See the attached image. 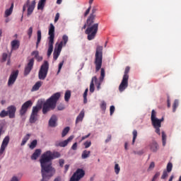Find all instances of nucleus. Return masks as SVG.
Wrapping results in <instances>:
<instances>
[{
	"label": "nucleus",
	"mask_w": 181,
	"mask_h": 181,
	"mask_svg": "<svg viewBox=\"0 0 181 181\" xmlns=\"http://www.w3.org/2000/svg\"><path fill=\"white\" fill-rule=\"evenodd\" d=\"M62 49H63V42H60V43L55 47L53 53L54 60H57V59H59L60 53H62Z\"/></svg>",
	"instance_id": "nucleus-13"
},
{
	"label": "nucleus",
	"mask_w": 181,
	"mask_h": 181,
	"mask_svg": "<svg viewBox=\"0 0 181 181\" xmlns=\"http://www.w3.org/2000/svg\"><path fill=\"white\" fill-rule=\"evenodd\" d=\"M36 6V1H33L30 4V0H29V3L28 5V1L23 7V11L25 12L26 11V8H28V13L27 16H30L32 13H33V11H35V7Z\"/></svg>",
	"instance_id": "nucleus-9"
},
{
	"label": "nucleus",
	"mask_w": 181,
	"mask_h": 181,
	"mask_svg": "<svg viewBox=\"0 0 181 181\" xmlns=\"http://www.w3.org/2000/svg\"><path fill=\"white\" fill-rule=\"evenodd\" d=\"M19 74V71H13L11 72L8 81V87H11V86H13L15 84V82L16 81V78H18V76Z\"/></svg>",
	"instance_id": "nucleus-11"
},
{
	"label": "nucleus",
	"mask_w": 181,
	"mask_h": 181,
	"mask_svg": "<svg viewBox=\"0 0 181 181\" xmlns=\"http://www.w3.org/2000/svg\"><path fill=\"white\" fill-rule=\"evenodd\" d=\"M63 64H64V61H62V62L59 63V68H58V71H57V74H59V72L62 70V67H63Z\"/></svg>",
	"instance_id": "nucleus-49"
},
{
	"label": "nucleus",
	"mask_w": 181,
	"mask_h": 181,
	"mask_svg": "<svg viewBox=\"0 0 181 181\" xmlns=\"http://www.w3.org/2000/svg\"><path fill=\"white\" fill-rule=\"evenodd\" d=\"M136 136H138V132L136 130L133 131V140H132V144H135V140L136 139Z\"/></svg>",
	"instance_id": "nucleus-46"
},
{
	"label": "nucleus",
	"mask_w": 181,
	"mask_h": 181,
	"mask_svg": "<svg viewBox=\"0 0 181 181\" xmlns=\"http://www.w3.org/2000/svg\"><path fill=\"white\" fill-rule=\"evenodd\" d=\"M95 15L90 14L86 21L87 25H93V23H94V21L95 20Z\"/></svg>",
	"instance_id": "nucleus-29"
},
{
	"label": "nucleus",
	"mask_w": 181,
	"mask_h": 181,
	"mask_svg": "<svg viewBox=\"0 0 181 181\" xmlns=\"http://www.w3.org/2000/svg\"><path fill=\"white\" fill-rule=\"evenodd\" d=\"M104 77H105V69H104V68H101L100 83H103V81H104Z\"/></svg>",
	"instance_id": "nucleus-35"
},
{
	"label": "nucleus",
	"mask_w": 181,
	"mask_h": 181,
	"mask_svg": "<svg viewBox=\"0 0 181 181\" xmlns=\"http://www.w3.org/2000/svg\"><path fill=\"white\" fill-rule=\"evenodd\" d=\"M71 149L73 151H77V143H74L72 146H71Z\"/></svg>",
	"instance_id": "nucleus-57"
},
{
	"label": "nucleus",
	"mask_w": 181,
	"mask_h": 181,
	"mask_svg": "<svg viewBox=\"0 0 181 181\" xmlns=\"http://www.w3.org/2000/svg\"><path fill=\"white\" fill-rule=\"evenodd\" d=\"M49 42H48V50H47V57H50L52 53H53V45H54V25L53 23H50L49 28Z\"/></svg>",
	"instance_id": "nucleus-4"
},
{
	"label": "nucleus",
	"mask_w": 181,
	"mask_h": 181,
	"mask_svg": "<svg viewBox=\"0 0 181 181\" xmlns=\"http://www.w3.org/2000/svg\"><path fill=\"white\" fill-rule=\"evenodd\" d=\"M7 112L9 118H15V113L16 112V107L11 105L7 107Z\"/></svg>",
	"instance_id": "nucleus-19"
},
{
	"label": "nucleus",
	"mask_w": 181,
	"mask_h": 181,
	"mask_svg": "<svg viewBox=\"0 0 181 181\" xmlns=\"http://www.w3.org/2000/svg\"><path fill=\"white\" fill-rule=\"evenodd\" d=\"M110 115H112V114H114V112H115V105L110 106Z\"/></svg>",
	"instance_id": "nucleus-51"
},
{
	"label": "nucleus",
	"mask_w": 181,
	"mask_h": 181,
	"mask_svg": "<svg viewBox=\"0 0 181 181\" xmlns=\"http://www.w3.org/2000/svg\"><path fill=\"white\" fill-rule=\"evenodd\" d=\"M162 142L163 146H165L166 145V134H165V132H162Z\"/></svg>",
	"instance_id": "nucleus-43"
},
{
	"label": "nucleus",
	"mask_w": 181,
	"mask_h": 181,
	"mask_svg": "<svg viewBox=\"0 0 181 181\" xmlns=\"http://www.w3.org/2000/svg\"><path fill=\"white\" fill-rule=\"evenodd\" d=\"M98 32V23L88 24V28L86 30L88 35V40H93L95 37V35Z\"/></svg>",
	"instance_id": "nucleus-6"
},
{
	"label": "nucleus",
	"mask_w": 181,
	"mask_h": 181,
	"mask_svg": "<svg viewBox=\"0 0 181 181\" xmlns=\"http://www.w3.org/2000/svg\"><path fill=\"white\" fill-rule=\"evenodd\" d=\"M8 111L3 110L1 112H0V117L1 118H5V117H8Z\"/></svg>",
	"instance_id": "nucleus-45"
},
{
	"label": "nucleus",
	"mask_w": 181,
	"mask_h": 181,
	"mask_svg": "<svg viewBox=\"0 0 181 181\" xmlns=\"http://www.w3.org/2000/svg\"><path fill=\"white\" fill-rule=\"evenodd\" d=\"M47 73H49V62L44 61L38 72V78L40 80H45L47 77Z\"/></svg>",
	"instance_id": "nucleus-8"
},
{
	"label": "nucleus",
	"mask_w": 181,
	"mask_h": 181,
	"mask_svg": "<svg viewBox=\"0 0 181 181\" xmlns=\"http://www.w3.org/2000/svg\"><path fill=\"white\" fill-rule=\"evenodd\" d=\"M33 33V27H30L29 29L28 30V35L29 39L32 37Z\"/></svg>",
	"instance_id": "nucleus-47"
},
{
	"label": "nucleus",
	"mask_w": 181,
	"mask_h": 181,
	"mask_svg": "<svg viewBox=\"0 0 181 181\" xmlns=\"http://www.w3.org/2000/svg\"><path fill=\"white\" fill-rule=\"evenodd\" d=\"M6 59H8V54L3 53V54H2V60H3V62H6Z\"/></svg>",
	"instance_id": "nucleus-53"
},
{
	"label": "nucleus",
	"mask_w": 181,
	"mask_h": 181,
	"mask_svg": "<svg viewBox=\"0 0 181 181\" xmlns=\"http://www.w3.org/2000/svg\"><path fill=\"white\" fill-rule=\"evenodd\" d=\"M90 11H91V6H90L88 7V8L86 10V11L84 13V16H87V15H88V13H90Z\"/></svg>",
	"instance_id": "nucleus-55"
},
{
	"label": "nucleus",
	"mask_w": 181,
	"mask_h": 181,
	"mask_svg": "<svg viewBox=\"0 0 181 181\" xmlns=\"http://www.w3.org/2000/svg\"><path fill=\"white\" fill-rule=\"evenodd\" d=\"M87 94H88V88H86L83 93V103L84 104H87Z\"/></svg>",
	"instance_id": "nucleus-44"
},
{
	"label": "nucleus",
	"mask_w": 181,
	"mask_h": 181,
	"mask_svg": "<svg viewBox=\"0 0 181 181\" xmlns=\"http://www.w3.org/2000/svg\"><path fill=\"white\" fill-rule=\"evenodd\" d=\"M11 181H19V179H18V177L14 176L11 178Z\"/></svg>",
	"instance_id": "nucleus-64"
},
{
	"label": "nucleus",
	"mask_w": 181,
	"mask_h": 181,
	"mask_svg": "<svg viewBox=\"0 0 181 181\" xmlns=\"http://www.w3.org/2000/svg\"><path fill=\"white\" fill-rule=\"evenodd\" d=\"M94 81H97V76H93L92 78V80H91V82H90V93H94V90H95V88H94Z\"/></svg>",
	"instance_id": "nucleus-31"
},
{
	"label": "nucleus",
	"mask_w": 181,
	"mask_h": 181,
	"mask_svg": "<svg viewBox=\"0 0 181 181\" xmlns=\"http://www.w3.org/2000/svg\"><path fill=\"white\" fill-rule=\"evenodd\" d=\"M128 88V78H122V82L119 86V91L122 93Z\"/></svg>",
	"instance_id": "nucleus-18"
},
{
	"label": "nucleus",
	"mask_w": 181,
	"mask_h": 181,
	"mask_svg": "<svg viewBox=\"0 0 181 181\" xmlns=\"http://www.w3.org/2000/svg\"><path fill=\"white\" fill-rule=\"evenodd\" d=\"M111 138H112L111 134H109L107 136V138L105 139V144H108V142H110V141H111Z\"/></svg>",
	"instance_id": "nucleus-58"
},
{
	"label": "nucleus",
	"mask_w": 181,
	"mask_h": 181,
	"mask_svg": "<svg viewBox=\"0 0 181 181\" xmlns=\"http://www.w3.org/2000/svg\"><path fill=\"white\" fill-rule=\"evenodd\" d=\"M42 84H43V83L40 81H37L32 88V91H37V90H39L40 88V87H42Z\"/></svg>",
	"instance_id": "nucleus-30"
},
{
	"label": "nucleus",
	"mask_w": 181,
	"mask_h": 181,
	"mask_svg": "<svg viewBox=\"0 0 181 181\" xmlns=\"http://www.w3.org/2000/svg\"><path fill=\"white\" fill-rule=\"evenodd\" d=\"M57 108H58L59 111H62V110H64V106L59 105Z\"/></svg>",
	"instance_id": "nucleus-63"
},
{
	"label": "nucleus",
	"mask_w": 181,
	"mask_h": 181,
	"mask_svg": "<svg viewBox=\"0 0 181 181\" xmlns=\"http://www.w3.org/2000/svg\"><path fill=\"white\" fill-rule=\"evenodd\" d=\"M73 175L80 180V179L84 177L86 172L83 169L78 168Z\"/></svg>",
	"instance_id": "nucleus-20"
},
{
	"label": "nucleus",
	"mask_w": 181,
	"mask_h": 181,
	"mask_svg": "<svg viewBox=\"0 0 181 181\" xmlns=\"http://www.w3.org/2000/svg\"><path fill=\"white\" fill-rule=\"evenodd\" d=\"M74 138V136H70L66 140L60 141H57L55 142V146L57 147H60V148H66L67 145H69V142H71Z\"/></svg>",
	"instance_id": "nucleus-12"
},
{
	"label": "nucleus",
	"mask_w": 181,
	"mask_h": 181,
	"mask_svg": "<svg viewBox=\"0 0 181 181\" xmlns=\"http://www.w3.org/2000/svg\"><path fill=\"white\" fill-rule=\"evenodd\" d=\"M177 107H179V100H175L173 105V112H176V108H177Z\"/></svg>",
	"instance_id": "nucleus-40"
},
{
	"label": "nucleus",
	"mask_w": 181,
	"mask_h": 181,
	"mask_svg": "<svg viewBox=\"0 0 181 181\" xmlns=\"http://www.w3.org/2000/svg\"><path fill=\"white\" fill-rule=\"evenodd\" d=\"M43 107V100H38L35 106L33 107L32 112L30 117V124H35L36 121H37V118H39V111L42 110Z\"/></svg>",
	"instance_id": "nucleus-3"
},
{
	"label": "nucleus",
	"mask_w": 181,
	"mask_h": 181,
	"mask_svg": "<svg viewBox=\"0 0 181 181\" xmlns=\"http://www.w3.org/2000/svg\"><path fill=\"white\" fill-rule=\"evenodd\" d=\"M11 52H13V50H18V49H19V46H21V42L18 40H14L11 41Z\"/></svg>",
	"instance_id": "nucleus-22"
},
{
	"label": "nucleus",
	"mask_w": 181,
	"mask_h": 181,
	"mask_svg": "<svg viewBox=\"0 0 181 181\" xmlns=\"http://www.w3.org/2000/svg\"><path fill=\"white\" fill-rule=\"evenodd\" d=\"M61 42H63L62 47L63 46H66V45H67V42H69V36H67V35H64L62 36V41Z\"/></svg>",
	"instance_id": "nucleus-37"
},
{
	"label": "nucleus",
	"mask_w": 181,
	"mask_h": 181,
	"mask_svg": "<svg viewBox=\"0 0 181 181\" xmlns=\"http://www.w3.org/2000/svg\"><path fill=\"white\" fill-rule=\"evenodd\" d=\"M121 171V167H119V164H115V173H116V175H119V172Z\"/></svg>",
	"instance_id": "nucleus-41"
},
{
	"label": "nucleus",
	"mask_w": 181,
	"mask_h": 181,
	"mask_svg": "<svg viewBox=\"0 0 181 181\" xmlns=\"http://www.w3.org/2000/svg\"><path fill=\"white\" fill-rule=\"evenodd\" d=\"M41 40H42V31L40 30H38L37 32L36 49L39 47V44L40 43Z\"/></svg>",
	"instance_id": "nucleus-26"
},
{
	"label": "nucleus",
	"mask_w": 181,
	"mask_h": 181,
	"mask_svg": "<svg viewBox=\"0 0 181 181\" xmlns=\"http://www.w3.org/2000/svg\"><path fill=\"white\" fill-rule=\"evenodd\" d=\"M40 153H42V150L36 149L35 152L31 156L32 160H36L39 156H40Z\"/></svg>",
	"instance_id": "nucleus-24"
},
{
	"label": "nucleus",
	"mask_w": 181,
	"mask_h": 181,
	"mask_svg": "<svg viewBox=\"0 0 181 181\" xmlns=\"http://www.w3.org/2000/svg\"><path fill=\"white\" fill-rule=\"evenodd\" d=\"M30 139V134H27L23 138V140L21 141V146H24V145H26V142H28V141H29V139Z\"/></svg>",
	"instance_id": "nucleus-33"
},
{
	"label": "nucleus",
	"mask_w": 181,
	"mask_h": 181,
	"mask_svg": "<svg viewBox=\"0 0 181 181\" xmlns=\"http://www.w3.org/2000/svg\"><path fill=\"white\" fill-rule=\"evenodd\" d=\"M90 153H91V151H83L81 156L82 159H87L90 156Z\"/></svg>",
	"instance_id": "nucleus-36"
},
{
	"label": "nucleus",
	"mask_w": 181,
	"mask_h": 181,
	"mask_svg": "<svg viewBox=\"0 0 181 181\" xmlns=\"http://www.w3.org/2000/svg\"><path fill=\"white\" fill-rule=\"evenodd\" d=\"M70 131V127H65L62 133V137L64 138V136H66V135H67V134H69V132Z\"/></svg>",
	"instance_id": "nucleus-38"
},
{
	"label": "nucleus",
	"mask_w": 181,
	"mask_h": 181,
	"mask_svg": "<svg viewBox=\"0 0 181 181\" xmlns=\"http://www.w3.org/2000/svg\"><path fill=\"white\" fill-rule=\"evenodd\" d=\"M49 126L52 128H54V127H57V116L55 115H52L49 120Z\"/></svg>",
	"instance_id": "nucleus-21"
},
{
	"label": "nucleus",
	"mask_w": 181,
	"mask_h": 181,
	"mask_svg": "<svg viewBox=\"0 0 181 181\" xmlns=\"http://www.w3.org/2000/svg\"><path fill=\"white\" fill-rule=\"evenodd\" d=\"M95 71H99L103 66V46H98L95 55Z\"/></svg>",
	"instance_id": "nucleus-5"
},
{
	"label": "nucleus",
	"mask_w": 181,
	"mask_h": 181,
	"mask_svg": "<svg viewBox=\"0 0 181 181\" xmlns=\"http://www.w3.org/2000/svg\"><path fill=\"white\" fill-rule=\"evenodd\" d=\"M45 5H46V0H40L37 4V9L43 11L45 9Z\"/></svg>",
	"instance_id": "nucleus-27"
},
{
	"label": "nucleus",
	"mask_w": 181,
	"mask_h": 181,
	"mask_svg": "<svg viewBox=\"0 0 181 181\" xmlns=\"http://www.w3.org/2000/svg\"><path fill=\"white\" fill-rule=\"evenodd\" d=\"M153 168H155V163L151 162L150 165H149V169H153Z\"/></svg>",
	"instance_id": "nucleus-61"
},
{
	"label": "nucleus",
	"mask_w": 181,
	"mask_h": 181,
	"mask_svg": "<svg viewBox=\"0 0 181 181\" xmlns=\"http://www.w3.org/2000/svg\"><path fill=\"white\" fill-rule=\"evenodd\" d=\"M71 97V90H66L64 94V100L66 103H69L70 100V98Z\"/></svg>",
	"instance_id": "nucleus-34"
},
{
	"label": "nucleus",
	"mask_w": 181,
	"mask_h": 181,
	"mask_svg": "<svg viewBox=\"0 0 181 181\" xmlns=\"http://www.w3.org/2000/svg\"><path fill=\"white\" fill-rule=\"evenodd\" d=\"M41 173L42 179L41 181H48L53 175H54V172L50 171L46 168H41Z\"/></svg>",
	"instance_id": "nucleus-10"
},
{
	"label": "nucleus",
	"mask_w": 181,
	"mask_h": 181,
	"mask_svg": "<svg viewBox=\"0 0 181 181\" xmlns=\"http://www.w3.org/2000/svg\"><path fill=\"white\" fill-rule=\"evenodd\" d=\"M151 124L156 129V133L158 134V135H160V127H162V123L159 119L156 117V112H155V110L151 111Z\"/></svg>",
	"instance_id": "nucleus-7"
},
{
	"label": "nucleus",
	"mask_w": 181,
	"mask_h": 181,
	"mask_svg": "<svg viewBox=\"0 0 181 181\" xmlns=\"http://www.w3.org/2000/svg\"><path fill=\"white\" fill-rule=\"evenodd\" d=\"M64 165V159H59V166H61V168H63Z\"/></svg>",
	"instance_id": "nucleus-59"
},
{
	"label": "nucleus",
	"mask_w": 181,
	"mask_h": 181,
	"mask_svg": "<svg viewBox=\"0 0 181 181\" xmlns=\"http://www.w3.org/2000/svg\"><path fill=\"white\" fill-rule=\"evenodd\" d=\"M159 176H160V173L157 172V173L155 174V175L153 176V179H152L151 181H155V180H156V179H158Z\"/></svg>",
	"instance_id": "nucleus-50"
},
{
	"label": "nucleus",
	"mask_w": 181,
	"mask_h": 181,
	"mask_svg": "<svg viewBox=\"0 0 181 181\" xmlns=\"http://www.w3.org/2000/svg\"><path fill=\"white\" fill-rule=\"evenodd\" d=\"M36 145H37V140H33L30 144V149H35Z\"/></svg>",
	"instance_id": "nucleus-42"
},
{
	"label": "nucleus",
	"mask_w": 181,
	"mask_h": 181,
	"mask_svg": "<svg viewBox=\"0 0 181 181\" xmlns=\"http://www.w3.org/2000/svg\"><path fill=\"white\" fill-rule=\"evenodd\" d=\"M70 181H80V180L73 175L70 179Z\"/></svg>",
	"instance_id": "nucleus-54"
},
{
	"label": "nucleus",
	"mask_w": 181,
	"mask_h": 181,
	"mask_svg": "<svg viewBox=\"0 0 181 181\" xmlns=\"http://www.w3.org/2000/svg\"><path fill=\"white\" fill-rule=\"evenodd\" d=\"M95 12H97V8L93 7L90 15H95Z\"/></svg>",
	"instance_id": "nucleus-60"
},
{
	"label": "nucleus",
	"mask_w": 181,
	"mask_h": 181,
	"mask_svg": "<svg viewBox=\"0 0 181 181\" xmlns=\"http://www.w3.org/2000/svg\"><path fill=\"white\" fill-rule=\"evenodd\" d=\"M35 59L32 58L29 59L28 64L25 67L24 76H28V74L32 71V69H33Z\"/></svg>",
	"instance_id": "nucleus-14"
},
{
	"label": "nucleus",
	"mask_w": 181,
	"mask_h": 181,
	"mask_svg": "<svg viewBox=\"0 0 181 181\" xmlns=\"http://www.w3.org/2000/svg\"><path fill=\"white\" fill-rule=\"evenodd\" d=\"M8 144H9V136H6L1 144V148H0V156L5 152V149H6V146H8Z\"/></svg>",
	"instance_id": "nucleus-17"
},
{
	"label": "nucleus",
	"mask_w": 181,
	"mask_h": 181,
	"mask_svg": "<svg viewBox=\"0 0 181 181\" xmlns=\"http://www.w3.org/2000/svg\"><path fill=\"white\" fill-rule=\"evenodd\" d=\"M62 154L59 153V151L52 152L51 151H45L40 158V163L41 165V168L44 169H47L51 172H54L56 173V170L53 166H52V160L53 159H57V158H60Z\"/></svg>",
	"instance_id": "nucleus-1"
},
{
	"label": "nucleus",
	"mask_w": 181,
	"mask_h": 181,
	"mask_svg": "<svg viewBox=\"0 0 181 181\" xmlns=\"http://www.w3.org/2000/svg\"><path fill=\"white\" fill-rule=\"evenodd\" d=\"M59 18H60V14L59 13H57L55 16V18H54V23H55L57 22V21H59Z\"/></svg>",
	"instance_id": "nucleus-56"
},
{
	"label": "nucleus",
	"mask_w": 181,
	"mask_h": 181,
	"mask_svg": "<svg viewBox=\"0 0 181 181\" xmlns=\"http://www.w3.org/2000/svg\"><path fill=\"white\" fill-rule=\"evenodd\" d=\"M173 168V164L172 163H168L166 167V170H164L163 172V175H161V179L165 180L168 176V173L172 172V169Z\"/></svg>",
	"instance_id": "nucleus-16"
},
{
	"label": "nucleus",
	"mask_w": 181,
	"mask_h": 181,
	"mask_svg": "<svg viewBox=\"0 0 181 181\" xmlns=\"http://www.w3.org/2000/svg\"><path fill=\"white\" fill-rule=\"evenodd\" d=\"M31 56H34L37 62H42V60H43V57L39 55V51L37 50L33 51L31 53Z\"/></svg>",
	"instance_id": "nucleus-25"
},
{
	"label": "nucleus",
	"mask_w": 181,
	"mask_h": 181,
	"mask_svg": "<svg viewBox=\"0 0 181 181\" xmlns=\"http://www.w3.org/2000/svg\"><path fill=\"white\" fill-rule=\"evenodd\" d=\"M59 98L60 93H57L52 95L45 103V100H43L42 114L45 115L50 110H54Z\"/></svg>",
	"instance_id": "nucleus-2"
},
{
	"label": "nucleus",
	"mask_w": 181,
	"mask_h": 181,
	"mask_svg": "<svg viewBox=\"0 0 181 181\" xmlns=\"http://www.w3.org/2000/svg\"><path fill=\"white\" fill-rule=\"evenodd\" d=\"M32 105H33V103H32V100H28L25 102L21 106V109L20 110L21 115H25V114H26V112L28 111V108H29V107H32Z\"/></svg>",
	"instance_id": "nucleus-15"
},
{
	"label": "nucleus",
	"mask_w": 181,
	"mask_h": 181,
	"mask_svg": "<svg viewBox=\"0 0 181 181\" xmlns=\"http://www.w3.org/2000/svg\"><path fill=\"white\" fill-rule=\"evenodd\" d=\"M150 149L151 152H158V151H159V144H158L156 141H153L152 143L150 144Z\"/></svg>",
	"instance_id": "nucleus-23"
},
{
	"label": "nucleus",
	"mask_w": 181,
	"mask_h": 181,
	"mask_svg": "<svg viewBox=\"0 0 181 181\" xmlns=\"http://www.w3.org/2000/svg\"><path fill=\"white\" fill-rule=\"evenodd\" d=\"M134 153L136 155H142L144 153V151H135Z\"/></svg>",
	"instance_id": "nucleus-62"
},
{
	"label": "nucleus",
	"mask_w": 181,
	"mask_h": 181,
	"mask_svg": "<svg viewBox=\"0 0 181 181\" xmlns=\"http://www.w3.org/2000/svg\"><path fill=\"white\" fill-rule=\"evenodd\" d=\"M83 118H84V110H81L79 115L77 116L76 119V124L81 122V121H83Z\"/></svg>",
	"instance_id": "nucleus-28"
},
{
	"label": "nucleus",
	"mask_w": 181,
	"mask_h": 181,
	"mask_svg": "<svg viewBox=\"0 0 181 181\" xmlns=\"http://www.w3.org/2000/svg\"><path fill=\"white\" fill-rule=\"evenodd\" d=\"M84 146L86 148H90L91 146V141H86L84 143Z\"/></svg>",
	"instance_id": "nucleus-52"
},
{
	"label": "nucleus",
	"mask_w": 181,
	"mask_h": 181,
	"mask_svg": "<svg viewBox=\"0 0 181 181\" xmlns=\"http://www.w3.org/2000/svg\"><path fill=\"white\" fill-rule=\"evenodd\" d=\"M130 68L129 66H127L124 70V74L123 76V78H129V75H128V73H129Z\"/></svg>",
	"instance_id": "nucleus-39"
},
{
	"label": "nucleus",
	"mask_w": 181,
	"mask_h": 181,
	"mask_svg": "<svg viewBox=\"0 0 181 181\" xmlns=\"http://www.w3.org/2000/svg\"><path fill=\"white\" fill-rule=\"evenodd\" d=\"M13 11V3L11 4V6L8 9L6 10L5 18H8V16H11V15H12Z\"/></svg>",
	"instance_id": "nucleus-32"
},
{
	"label": "nucleus",
	"mask_w": 181,
	"mask_h": 181,
	"mask_svg": "<svg viewBox=\"0 0 181 181\" xmlns=\"http://www.w3.org/2000/svg\"><path fill=\"white\" fill-rule=\"evenodd\" d=\"M100 108L103 111H105L107 110V103L105 101H103L100 105Z\"/></svg>",
	"instance_id": "nucleus-48"
}]
</instances>
